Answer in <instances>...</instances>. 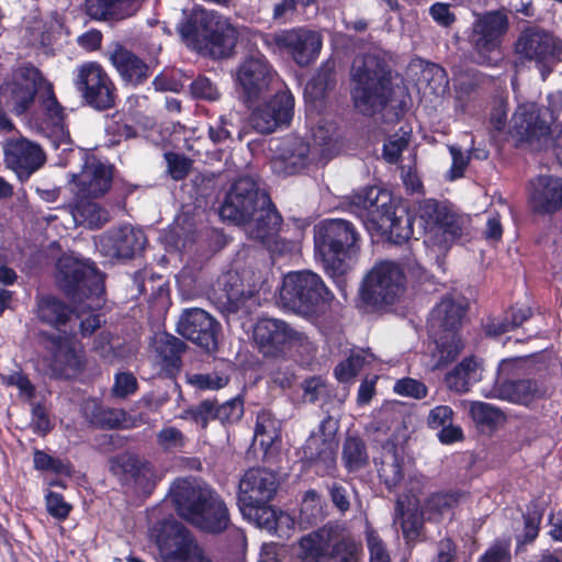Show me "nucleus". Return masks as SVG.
Returning a JSON list of instances; mask_svg holds the SVG:
<instances>
[{
    "label": "nucleus",
    "instance_id": "1",
    "mask_svg": "<svg viewBox=\"0 0 562 562\" xmlns=\"http://www.w3.org/2000/svg\"><path fill=\"white\" fill-rule=\"evenodd\" d=\"M170 498L179 516L201 530L220 533L229 525L225 502L205 484L190 479L177 480L170 487Z\"/></svg>",
    "mask_w": 562,
    "mask_h": 562
},
{
    "label": "nucleus",
    "instance_id": "2",
    "mask_svg": "<svg viewBox=\"0 0 562 562\" xmlns=\"http://www.w3.org/2000/svg\"><path fill=\"white\" fill-rule=\"evenodd\" d=\"M350 94L355 108L366 115L381 111L391 97L390 72L375 54L357 56L350 69Z\"/></svg>",
    "mask_w": 562,
    "mask_h": 562
},
{
    "label": "nucleus",
    "instance_id": "3",
    "mask_svg": "<svg viewBox=\"0 0 562 562\" xmlns=\"http://www.w3.org/2000/svg\"><path fill=\"white\" fill-rule=\"evenodd\" d=\"M465 314L461 301L447 296L432 310L429 326L436 338L432 352L435 368H441L452 362L463 348L457 329Z\"/></svg>",
    "mask_w": 562,
    "mask_h": 562
},
{
    "label": "nucleus",
    "instance_id": "4",
    "mask_svg": "<svg viewBox=\"0 0 562 562\" xmlns=\"http://www.w3.org/2000/svg\"><path fill=\"white\" fill-rule=\"evenodd\" d=\"M331 299L322 278L310 270L292 271L284 276L280 302L285 310L311 315Z\"/></svg>",
    "mask_w": 562,
    "mask_h": 562
},
{
    "label": "nucleus",
    "instance_id": "5",
    "mask_svg": "<svg viewBox=\"0 0 562 562\" xmlns=\"http://www.w3.org/2000/svg\"><path fill=\"white\" fill-rule=\"evenodd\" d=\"M254 339L260 352L267 357H281L291 352L311 355L315 351L308 337L286 322L262 318L254 328Z\"/></svg>",
    "mask_w": 562,
    "mask_h": 562
},
{
    "label": "nucleus",
    "instance_id": "6",
    "mask_svg": "<svg viewBox=\"0 0 562 562\" xmlns=\"http://www.w3.org/2000/svg\"><path fill=\"white\" fill-rule=\"evenodd\" d=\"M360 240L355 225L346 220L329 218L315 227V247L328 262L353 258L360 250Z\"/></svg>",
    "mask_w": 562,
    "mask_h": 562
},
{
    "label": "nucleus",
    "instance_id": "7",
    "mask_svg": "<svg viewBox=\"0 0 562 562\" xmlns=\"http://www.w3.org/2000/svg\"><path fill=\"white\" fill-rule=\"evenodd\" d=\"M406 290L403 269L395 262L383 261L368 273L361 286V299L367 304L380 307L401 300Z\"/></svg>",
    "mask_w": 562,
    "mask_h": 562
},
{
    "label": "nucleus",
    "instance_id": "8",
    "mask_svg": "<svg viewBox=\"0 0 562 562\" xmlns=\"http://www.w3.org/2000/svg\"><path fill=\"white\" fill-rule=\"evenodd\" d=\"M515 53L521 61L533 63L546 80L561 61L562 41L547 31L529 27L518 36Z\"/></svg>",
    "mask_w": 562,
    "mask_h": 562
},
{
    "label": "nucleus",
    "instance_id": "9",
    "mask_svg": "<svg viewBox=\"0 0 562 562\" xmlns=\"http://www.w3.org/2000/svg\"><path fill=\"white\" fill-rule=\"evenodd\" d=\"M57 282L74 299H100L104 293V276L90 262L63 256L57 261Z\"/></svg>",
    "mask_w": 562,
    "mask_h": 562
},
{
    "label": "nucleus",
    "instance_id": "10",
    "mask_svg": "<svg viewBox=\"0 0 562 562\" xmlns=\"http://www.w3.org/2000/svg\"><path fill=\"white\" fill-rule=\"evenodd\" d=\"M260 38L272 53L288 54L301 67L313 63L323 46L322 35L305 27L260 34Z\"/></svg>",
    "mask_w": 562,
    "mask_h": 562
},
{
    "label": "nucleus",
    "instance_id": "11",
    "mask_svg": "<svg viewBox=\"0 0 562 562\" xmlns=\"http://www.w3.org/2000/svg\"><path fill=\"white\" fill-rule=\"evenodd\" d=\"M279 482L273 471L265 468L247 470L238 485V505L243 516L249 520L258 517L274 497Z\"/></svg>",
    "mask_w": 562,
    "mask_h": 562
},
{
    "label": "nucleus",
    "instance_id": "12",
    "mask_svg": "<svg viewBox=\"0 0 562 562\" xmlns=\"http://www.w3.org/2000/svg\"><path fill=\"white\" fill-rule=\"evenodd\" d=\"M268 204H270V198L265 191L259 190L257 181L252 177H240L227 192L220 214L223 220L243 225L259 209Z\"/></svg>",
    "mask_w": 562,
    "mask_h": 562
},
{
    "label": "nucleus",
    "instance_id": "13",
    "mask_svg": "<svg viewBox=\"0 0 562 562\" xmlns=\"http://www.w3.org/2000/svg\"><path fill=\"white\" fill-rule=\"evenodd\" d=\"M508 30V18L502 11L486 12L474 21L470 43L477 61L493 66L501 59V43Z\"/></svg>",
    "mask_w": 562,
    "mask_h": 562
},
{
    "label": "nucleus",
    "instance_id": "14",
    "mask_svg": "<svg viewBox=\"0 0 562 562\" xmlns=\"http://www.w3.org/2000/svg\"><path fill=\"white\" fill-rule=\"evenodd\" d=\"M74 85L91 108L102 111L114 106L116 89L100 64L89 61L78 66Z\"/></svg>",
    "mask_w": 562,
    "mask_h": 562
},
{
    "label": "nucleus",
    "instance_id": "15",
    "mask_svg": "<svg viewBox=\"0 0 562 562\" xmlns=\"http://www.w3.org/2000/svg\"><path fill=\"white\" fill-rule=\"evenodd\" d=\"M164 562H212L190 531L177 521H166L157 536Z\"/></svg>",
    "mask_w": 562,
    "mask_h": 562
},
{
    "label": "nucleus",
    "instance_id": "16",
    "mask_svg": "<svg viewBox=\"0 0 562 562\" xmlns=\"http://www.w3.org/2000/svg\"><path fill=\"white\" fill-rule=\"evenodd\" d=\"M338 427V420L331 416L325 417L317 431L311 434L302 448L304 459L316 467V472L322 475L331 474L336 468Z\"/></svg>",
    "mask_w": 562,
    "mask_h": 562
},
{
    "label": "nucleus",
    "instance_id": "17",
    "mask_svg": "<svg viewBox=\"0 0 562 562\" xmlns=\"http://www.w3.org/2000/svg\"><path fill=\"white\" fill-rule=\"evenodd\" d=\"M276 79L277 72L272 65L260 53L246 57L236 70V81L243 97L249 102L258 100L269 91Z\"/></svg>",
    "mask_w": 562,
    "mask_h": 562
},
{
    "label": "nucleus",
    "instance_id": "18",
    "mask_svg": "<svg viewBox=\"0 0 562 562\" xmlns=\"http://www.w3.org/2000/svg\"><path fill=\"white\" fill-rule=\"evenodd\" d=\"M44 83L46 80L35 67L19 68L3 87L7 103L12 112L18 116L24 114L34 103L36 93H41Z\"/></svg>",
    "mask_w": 562,
    "mask_h": 562
},
{
    "label": "nucleus",
    "instance_id": "19",
    "mask_svg": "<svg viewBox=\"0 0 562 562\" xmlns=\"http://www.w3.org/2000/svg\"><path fill=\"white\" fill-rule=\"evenodd\" d=\"M4 161L16 175L29 178L42 168L46 161L43 148L26 137L11 136L2 142Z\"/></svg>",
    "mask_w": 562,
    "mask_h": 562
},
{
    "label": "nucleus",
    "instance_id": "20",
    "mask_svg": "<svg viewBox=\"0 0 562 562\" xmlns=\"http://www.w3.org/2000/svg\"><path fill=\"white\" fill-rule=\"evenodd\" d=\"M294 110V98L290 91L277 92L272 99L256 108L250 115V125L261 134H270L290 124Z\"/></svg>",
    "mask_w": 562,
    "mask_h": 562
},
{
    "label": "nucleus",
    "instance_id": "21",
    "mask_svg": "<svg viewBox=\"0 0 562 562\" xmlns=\"http://www.w3.org/2000/svg\"><path fill=\"white\" fill-rule=\"evenodd\" d=\"M220 324L202 308L186 310L177 325V331L201 348L213 351L217 347Z\"/></svg>",
    "mask_w": 562,
    "mask_h": 562
},
{
    "label": "nucleus",
    "instance_id": "22",
    "mask_svg": "<svg viewBox=\"0 0 562 562\" xmlns=\"http://www.w3.org/2000/svg\"><path fill=\"white\" fill-rule=\"evenodd\" d=\"M351 205L361 221L373 229L381 221H387L386 215L396 207L389 191L379 187H368L351 196Z\"/></svg>",
    "mask_w": 562,
    "mask_h": 562
},
{
    "label": "nucleus",
    "instance_id": "23",
    "mask_svg": "<svg viewBox=\"0 0 562 562\" xmlns=\"http://www.w3.org/2000/svg\"><path fill=\"white\" fill-rule=\"evenodd\" d=\"M282 218L276 207L270 203L262 206L246 223L245 232L249 238L260 241L272 252L282 254L289 249V244L279 238Z\"/></svg>",
    "mask_w": 562,
    "mask_h": 562
},
{
    "label": "nucleus",
    "instance_id": "24",
    "mask_svg": "<svg viewBox=\"0 0 562 562\" xmlns=\"http://www.w3.org/2000/svg\"><path fill=\"white\" fill-rule=\"evenodd\" d=\"M271 167L280 176L299 173L311 162L310 144L302 137L290 135L278 142L273 148Z\"/></svg>",
    "mask_w": 562,
    "mask_h": 562
},
{
    "label": "nucleus",
    "instance_id": "25",
    "mask_svg": "<svg viewBox=\"0 0 562 562\" xmlns=\"http://www.w3.org/2000/svg\"><path fill=\"white\" fill-rule=\"evenodd\" d=\"M110 470L123 484L142 491H149L159 479L150 462L130 452L112 458Z\"/></svg>",
    "mask_w": 562,
    "mask_h": 562
},
{
    "label": "nucleus",
    "instance_id": "26",
    "mask_svg": "<svg viewBox=\"0 0 562 562\" xmlns=\"http://www.w3.org/2000/svg\"><path fill=\"white\" fill-rule=\"evenodd\" d=\"M146 244L145 234L132 226L113 228L100 236L98 248L110 259H128L142 251Z\"/></svg>",
    "mask_w": 562,
    "mask_h": 562
},
{
    "label": "nucleus",
    "instance_id": "27",
    "mask_svg": "<svg viewBox=\"0 0 562 562\" xmlns=\"http://www.w3.org/2000/svg\"><path fill=\"white\" fill-rule=\"evenodd\" d=\"M512 133L521 142H533L550 135V121L537 103L520 104L513 115Z\"/></svg>",
    "mask_w": 562,
    "mask_h": 562
},
{
    "label": "nucleus",
    "instance_id": "28",
    "mask_svg": "<svg viewBox=\"0 0 562 562\" xmlns=\"http://www.w3.org/2000/svg\"><path fill=\"white\" fill-rule=\"evenodd\" d=\"M112 168L94 158L88 159L79 175H74L78 198H100L112 184Z\"/></svg>",
    "mask_w": 562,
    "mask_h": 562
},
{
    "label": "nucleus",
    "instance_id": "29",
    "mask_svg": "<svg viewBox=\"0 0 562 562\" xmlns=\"http://www.w3.org/2000/svg\"><path fill=\"white\" fill-rule=\"evenodd\" d=\"M546 393V386L535 379L498 380L493 389L495 397L524 406L544 397Z\"/></svg>",
    "mask_w": 562,
    "mask_h": 562
},
{
    "label": "nucleus",
    "instance_id": "30",
    "mask_svg": "<svg viewBox=\"0 0 562 562\" xmlns=\"http://www.w3.org/2000/svg\"><path fill=\"white\" fill-rule=\"evenodd\" d=\"M85 368V353L82 347L65 338L56 344L50 369L56 378L71 379L77 376Z\"/></svg>",
    "mask_w": 562,
    "mask_h": 562
},
{
    "label": "nucleus",
    "instance_id": "31",
    "mask_svg": "<svg viewBox=\"0 0 562 562\" xmlns=\"http://www.w3.org/2000/svg\"><path fill=\"white\" fill-rule=\"evenodd\" d=\"M530 202L538 213L562 209V178L539 176L530 182Z\"/></svg>",
    "mask_w": 562,
    "mask_h": 562
},
{
    "label": "nucleus",
    "instance_id": "32",
    "mask_svg": "<svg viewBox=\"0 0 562 562\" xmlns=\"http://www.w3.org/2000/svg\"><path fill=\"white\" fill-rule=\"evenodd\" d=\"M40 105L43 114L46 116L47 127H52L50 137H54L53 143L56 148L61 145L70 144V135L65 126L64 108L57 101L53 85L48 81L40 93Z\"/></svg>",
    "mask_w": 562,
    "mask_h": 562
},
{
    "label": "nucleus",
    "instance_id": "33",
    "mask_svg": "<svg viewBox=\"0 0 562 562\" xmlns=\"http://www.w3.org/2000/svg\"><path fill=\"white\" fill-rule=\"evenodd\" d=\"M337 530V527L326 525L303 536L299 541L297 558L302 562H328Z\"/></svg>",
    "mask_w": 562,
    "mask_h": 562
},
{
    "label": "nucleus",
    "instance_id": "34",
    "mask_svg": "<svg viewBox=\"0 0 562 562\" xmlns=\"http://www.w3.org/2000/svg\"><path fill=\"white\" fill-rule=\"evenodd\" d=\"M109 59L121 78L128 85H139L149 76L148 66L120 44H115L109 52Z\"/></svg>",
    "mask_w": 562,
    "mask_h": 562
},
{
    "label": "nucleus",
    "instance_id": "35",
    "mask_svg": "<svg viewBox=\"0 0 562 562\" xmlns=\"http://www.w3.org/2000/svg\"><path fill=\"white\" fill-rule=\"evenodd\" d=\"M464 498L460 491L437 492L429 495L422 506V516L426 520L440 522L451 518L453 509Z\"/></svg>",
    "mask_w": 562,
    "mask_h": 562
},
{
    "label": "nucleus",
    "instance_id": "36",
    "mask_svg": "<svg viewBox=\"0 0 562 562\" xmlns=\"http://www.w3.org/2000/svg\"><path fill=\"white\" fill-rule=\"evenodd\" d=\"M481 378L482 362L475 357H469L447 373L445 382L449 390L457 393H465Z\"/></svg>",
    "mask_w": 562,
    "mask_h": 562
},
{
    "label": "nucleus",
    "instance_id": "37",
    "mask_svg": "<svg viewBox=\"0 0 562 562\" xmlns=\"http://www.w3.org/2000/svg\"><path fill=\"white\" fill-rule=\"evenodd\" d=\"M450 211L435 199H425L417 203L416 216L428 244L437 228L445 222Z\"/></svg>",
    "mask_w": 562,
    "mask_h": 562
},
{
    "label": "nucleus",
    "instance_id": "38",
    "mask_svg": "<svg viewBox=\"0 0 562 562\" xmlns=\"http://www.w3.org/2000/svg\"><path fill=\"white\" fill-rule=\"evenodd\" d=\"M387 221L379 223L373 229L389 235L394 244H402L413 235V218L404 207H395L386 215Z\"/></svg>",
    "mask_w": 562,
    "mask_h": 562
},
{
    "label": "nucleus",
    "instance_id": "39",
    "mask_svg": "<svg viewBox=\"0 0 562 562\" xmlns=\"http://www.w3.org/2000/svg\"><path fill=\"white\" fill-rule=\"evenodd\" d=\"M35 313L41 323L59 328L68 323L72 311L57 297L42 295L36 297Z\"/></svg>",
    "mask_w": 562,
    "mask_h": 562
},
{
    "label": "nucleus",
    "instance_id": "40",
    "mask_svg": "<svg viewBox=\"0 0 562 562\" xmlns=\"http://www.w3.org/2000/svg\"><path fill=\"white\" fill-rule=\"evenodd\" d=\"M238 36V30L231 23H217L216 29L210 35L207 44L211 55L215 58L231 56L237 44Z\"/></svg>",
    "mask_w": 562,
    "mask_h": 562
},
{
    "label": "nucleus",
    "instance_id": "41",
    "mask_svg": "<svg viewBox=\"0 0 562 562\" xmlns=\"http://www.w3.org/2000/svg\"><path fill=\"white\" fill-rule=\"evenodd\" d=\"M467 224L468 220L450 212L427 245L437 246L441 250H447L454 241L464 235Z\"/></svg>",
    "mask_w": 562,
    "mask_h": 562
},
{
    "label": "nucleus",
    "instance_id": "42",
    "mask_svg": "<svg viewBox=\"0 0 562 562\" xmlns=\"http://www.w3.org/2000/svg\"><path fill=\"white\" fill-rule=\"evenodd\" d=\"M157 358L164 369L178 368L180 355L184 350V344L179 338L169 334H158L154 340Z\"/></svg>",
    "mask_w": 562,
    "mask_h": 562
},
{
    "label": "nucleus",
    "instance_id": "43",
    "mask_svg": "<svg viewBox=\"0 0 562 562\" xmlns=\"http://www.w3.org/2000/svg\"><path fill=\"white\" fill-rule=\"evenodd\" d=\"M79 201L72 207L74 220L89 228H99L109 222V212L98 203L88 199L78 198Z\"/></svg>",
    "mask_w": 562,
    "mask_h": 562
},
{
    "label": "nucleus",
    "instance_id": "44",
    "mask_svg": "<svg viewBox=\"0 0 562 562\" xmlns=\"http://www.w3.org/2000/svg\"><path fill=\"white\" fill-rule=\"evenodd\" d=\"M260 527L273 531L280 538H289L294 529L293 517L284 512L277 513L271 507L263 508V512L254 519Z\"/></svg>",
    "mask_w": 562,
    "mask_h": 562
},
{
    "label": "nucleus",
    "instance_id": "45",
    "mask_svg": "<svg viewBox=\"0 0 562 562\" xmlns=\"http://www.w3.org/2000/svg\"><path fill=\"white\" fill-rule=\"evenodd\" d=\"M362 557V547L352 537L341 535L339 529L333 541L328 561L330 562H360Z\"/></svg>",
    "mask_w": 562,
    "mask_h": 562
},
{
    "label": "nucleus",
    "instance_id": "46",
    "mask_svg": "<svg viewBox=\"0 0 562 562\" xmlns=\"http://www.w3.org/2000/svg\"><path fill=\"white\" fill-rule=\"evenodd\" d=\"M341 459L349 472L364 468L369 461L364 441L356 436L347 437L342 446Z\"/></svg>",
    "mask_w": 562,
    "mask_h": 562
},
{
    "label": "nucleus",
    "instance_id": "47",
    "mask_svg": "<svg viewBox=\"0 0 562 562\" xmlns=\"http://www.w3.org/2000/svg\"><path fill=\"white\" fill-rule=\"evenodd\" d=\"M281 423L270 412L261 411L257 415L255 440L261 447L270 448L280 437Z\"/></svg>",
    "mask_w": 562,
    "mask_h": 562
},
{
    "label": "nucleus",
    "instance_id": "48",
    "mask_svg": "<svg viewBox=\"0 0 562 562\" xmlns=\"http://www.w3.org/2000/svg\"><path fill=\"white\" fill-rule=\"evenodd\" d=\"M409 506L411 501L408 502V506L405 505L402 498L396 501L394 524L401 526L406 538H415L422 528L423 516L411 509Z\"/></svg>",
    "mask_w": 562,
    "mask_h": 562
},
{
    "label": "nucleus",
    "instance_id": "49",
    "mask_svg": "<svg viewBox=\"0 0 562 562\" xmlns=\"http://www.w3.org/2000/svg\"><path fill=\"white\" fill-rule=\"evenodd\" d=\"M470 415L476 425L494 427L505 420L503 412L495 406L484 402H472Z\"/></svg>",
    "mask_w": 562,
    "mask_h": 562
},
{
    "label": "nucleus",
    "instance_id": "50",
    "mask_svg": "<svg viewBox=\"0 0 562 562\" xmlns=\"http://www.w3.org/2000/svg\"><path fill=\"white\" fill-rule=\"evenodd\" d=\"M378 473L389 490L396 487L403 479L402 462L398 457L395 453L385 454Z\"/></svg>",
    "mask_w": 562,
    "mask_h": 562
},
{
    "label": "nucleus",
    "instance_id": "51",
    "mask_svg": "<svg viewBox=\"0 0 562 562\" xmlns=\"http://www.w3.org/2000/svg\"><path fill=\"white\" fill-rule=\"evenodd\" d=\"M322 496L314 490L305 493L301 505V518L308 525L316 524L324 517Z\"/></svg>",
    "mask_w": 562,
    "mask_h": 562
},
{
    "label": "nucleus",
    "instance_id": "52",
    "mask_svg": "<svg viewBox=\"0 0 562 562\" xmlns=\"http://www.w3.org/2000/svg\"><path fill=\"white\" fill-rule=\"evenodd\" d=\"M156 441L162 450L182 451L188 439L177 427L165 426L156 434Z\"/></svg>",
    "mask_w": 562,
    "mask_h": 562
},
{
    "label": "nucleus",
    "instance_id": "53",
    "mask_svg": "<svg viewBox=\"0 0 562 562\" xmlns=\"http://www.w3.org/2000/svg\"><path fill=\"white\" fill-rule=\"evenodd\" d=\"M393 391L401 396L414 400H423L428 394V387L425 383L413 378H403L397 380L394 383Z\"/></svg>",
    "mask_w": 562,
    "mask_h": 562
},
{
    "label": "nucleus",
    "instance_id": "54",
    "mask_svg": "<svg viewBox=\"0 0 562 562\" xmlns=\"http://www.w3.org/2000/svg\"><path fill=\"white\" fill-rule=\"evenodd\" d=\"M34 467L37 470L42 471H50L58 474H71L70 464L61 461L60 459H56L44 451L35 450L34 452Z\"/></svg>",
    "mask_w": 562,
    "mask_h": 562
},
{
    "label": "nucleus",
    "instance_id": "55",
    "mask_svg": "<svg viewBox=\"0 0 562 562\" xmlns=\"http://www.w3.org/2000/svg\"><path fill=\"white\" fill-rule=\"evenodd\" d=\"M448 149L452 158V164L446 175V178L449 181H453L464 176V172L470 162V155L468 153H464L457 145H449Z\"/></svg>",
    "mask_w": 562,
    "mask_h": 562
},
{
    "label": "nucleus",
    "instance_id": "56",
    "mask_svg": "<svg viewBox=\"0 0 562 562\" xmlns=\"http://www.w3.org/2000/svg\"><path fill=\"white\" fill-rule=\"evenodd\" d=\"M409 143V136L404 133L402 135L391 136L383 146V158L390 164L400 161L403 150Z\"/></svg>",
    "mask_w": 562,
    "mask_h": 562
},
{
    "label": "nucleus",
    "instance_id": "57",
    "mask_svg": "<svg viewBox=\"0 0 562 562\" xmlns=\"http://www.w3.org/2000/svg\"><path fill=\"white\" fill-rule=\"evenodd\" d=\"M363 363L364 357L362 355L352 353L336 367L335 375L340 382L350 381L357 375Z\"/></svg>",
    "mask_w": 562,
    "mask_h": 562
},
{
    "label": "nucleus",
    "instance_id": "58",
    "mask_svg": "<svg viewBox=\"0 0 562 562\" xmlns=\"http://www.w3.org/2000/svg\"><path fill=\"white\" fill-rule=\"evenodd\" d=\"M296 376L292 366L278 364L269 372V382L281 390L290 389L295 383Z\"/></svg>",
    "mask_w": 562,
    "mask_h": 562
},
{
    "label": "nucleus",
    "instance_id": "59",
    "mask_svg": "<svg viewBox=\"0 0 562 562\" xmlns=\"http://www.w3.org/2000/svg\"><path fill=\"white\" fill-rule=\"evenodd\" d=\"M454 412L449 405H437L427 415L426 423L430 429L439 430L453 423Z\"/></svg>",
    "mask_w": 562,
    "mask_h": 562
},
{
    "label": "nucleus",
    "instance_id": "60",
    "mask_svg": "<svg viewBox=\"0 0 562 562\" xmlns=\"http://www.w3.org/2000/svg\"><path fill=\"white\" fill-rule=\"evenodd\" d=\"M303 400L307 403H315L328 395V389L321 376L306 379L303 384Z\"/></svg>",
    "mask_w": 562,
    "mask_h": 562
},
{
    "label": "nucleus",
    "instance_id": "61",
    "mask_svg": "<svg viewBox=\"0 0 562 562\" xmlns=\"http://www.w3.org/2000/svg\"><path fill=\"white\" fill-rule=\"evenodd\" d=\"M215 418L221 423H234L243 416V402L238 398H234L221 405L215 403Z\"/></svg>",
    "mask_w": 562,
    "mask_h": 562
},
{
    "label": "nucleus",
    "instance_id": "62",
    "mask_svg": "<svg viewBox=\"0 0 562 562\" xmlns=\"http://www.w3.org/2000/svg\"><path fill=\"white\" fill-rule=\"evenodd\" d=\"M115 0H87V12L95 20H108L116 14Z\"/></svg>",
    "mask_w": 562,
    "mask_h": 562
},
{
    "label": "nucleus",
    "instance_id": "63",
    "mask_svg": "<svg viewBox=\"0 0 562 562\" xmlns=\"http://www.w3.org/2000/svg\"><path fill=\"white\" fill-rule=\"evenodd\" d=\"M168 165V172L173 180H182L191 169V160L184 156L167 153L165 155Z\"/></svg>",
    "mask_w": 562,
    "mask_h": 562
},
{
    "label": "nucleus",
    "instance_id": "64",
    "mask_svg": "<svg viewBox=\"0 0 562 562\" xmlns=\"http://www.w3.org/2000/svg\"><path fill=\"white\" fill-rule=\"evenodd\" d=\"M367 546L370 553V562H391L382 539L374 530L367 532Z\"/></svg>",
    "mask_w": 562,
    "mask_h": 562
}]
</instances>
